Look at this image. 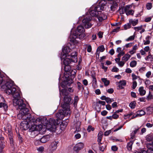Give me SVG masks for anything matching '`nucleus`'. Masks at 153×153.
<instances>
[{"label":"nucleus","instance_id":"nucleus-1","mask_svg":"<svg viewBox=\"0 0 153 153\" xmlns=\"http://www.w3.org/2000/svg\"><path fill=\"white\" fill-rule=\"evenodd\" d=\"M77 53L76 52H72L70 56L65 57L63 58L62 56H60V59L62 60H63V64L64 65V70L65 71L64 80L73 81L75 76L76 70H71V67L69 64L72 62H76L77 61Z\"/></svg>","mask_w":153,"mask_h":153},{"label":"nucleus","instance_id":"nucleus-2","mask_svg":"<svg viewBox=\"0 0 153 153\" xmlns=\"http://www.w3.org/2000/svg\"><path fill=\"white\" fill-rule=\"evenodd\" d=\"M26 119H27V120L30 123H33V124H34V123H37V122H40L44 126H46L48 130L52 131H56V125L58 124V122H56L55 120L53 118H49L48 121L46 118L42 119L41 118L38 117L35 119L30 114V115H28Z\"/></svg>","mask_w":153,"mask_h":153},{"label":"nucleus","instance_id":"nucleus-3","mask_svg":"<svg viewBox=\"0 0 153 153\" xmlns=\"http://www.w3.org/2000/svg\"><path fill=\"white\" fill-rule=\"evenodd\" d=\"M73 81L64 80L59 85V94H61L64 96L63 100L65 102L72 103L73 101L71 100V94L67 91L68 86H69L72 83Z\"/></svg>","mask_w":153,"mask_h":153},{"label":"nucleus","instance_id":"nucleus-4","mask_svg":"<svg viewBox=\"0 0 153 153\" xmlns=\"http://www.w3.org/2000/svg\"><path fill=\"white\" fill-rule=\"evenodd\" d=\"M3 83H3L4 84L1 85V88L2 89H6V92L7 93H8L9 94H12L13 97L14 98V100L20 99V92L19 91H17L16 88L14 87V82L13 81H8L5 83V80L3 79Z\"/></svg>","mask_w":153,"mask_h":153},{"label":"nucleus","instance_id":"nucleus-5","mask_svg":"<svg viewBox=\"0 0 153 153\" xmlns=\"http://www.w3.org/2000/svg\"><path fill=\"white\" fill-rule=\"evenodd\" d=\"M13 104H16L18 105V108L20 109L19 113L17 116L18 119H25L29 114L30 115L29 110L26 107V105L24 103V101L22 99L14 100Z\"/></svg>","mask_w":153,"mask_h":153},{"label":"nucleus","instance_id":"nucleus-6","mask_svg":"<svg viewBox=\"0 0 153 153\" xmlns=\"http://www.w3.org/2000/svg\"><path fill=\"white\" fill-rule=\"evenodd\" d=\"M105 3L99 2L96 6H92L90 9V15L92 16L97 17L99 14V13H101V10H103L104 7L102 4H104Z\"/></svg>","mask_w":153,"mask_h":153},{"label":"nucleus","instance_id":"nucleus-7","mask_svg":"<svg viewBox=\"0 0 153 153\" xmlns=\"http://www.w3.org/2000/svg\"><path fill=\"white\" fill-rule=\"evenodd\" d=\"M85 35L83 33H73L72 35L70 36V41L74 43L76 42V39L79 38L80 39H82L85 36Z\"/></svg>","mask_w":153,"mask_h":153},{"label":"nucleus","instance_id":"nucleus-8","mask_svg":"<svg viewBox=\"0 0 153 153\" xmlns=\"http://www.w3.org/2000/svg\"><path fill=\"white\" fill-rule=\"evenodd\" d=\"M66 113V112L63 111V110H59V112L56 114V117L57 119L55 120L56 122H58V124L56 125V126L59 123V120H62L64 118Z\"/></svg>","mask_w":153,"mask_h":153},{"label":"nucleus","instance_id":"nucleus-9","mask_svg":"<svg viewBox=\"0 0 153 153\" xmlns=\"http://www.w3.org/2000/svg\"><path fill=\"white\" fill-rule=\"evenodd\" d=\"M100 2H102L103 3H104L105 2V4H102L104 7L105 6L107 3L109 4L110 5L111 10V11L115 10V0H101Z\"/></svg>","mask_w":153,"mask_h":153},{"label":"nucleus","instance_id":"nucleus-10","mask_svg":"<svg viewBox=\"0 0 153 153\" xmlns=\"http://www.w3.org/2000/svg\"><path fill=\"white\" fill-rule=\"evenodd\" d=\"M21 119H22L23 121H22L20 124V128L22 130H26L29 128L30 126L29 123H30L27 120V119H21Z\"/></svg>","mask_w":153,"mask_h":153},{"label":"nucleus","instance_id":"nucleus-11","mask_svg":"<svg viewBox=\"0 0 153 153\" xmlns=\"http://www.w3.org/2000/svg\"><path fill=\"white\" fill-rule=\"evenodd\" d=\"M71 49L69 47L67 46L64 47L62 48L61 56H62V57L63 58L64 56L65 57L70 56V55L69 54V53L71 52Z\"/></svg>","mask_w":153,"mask_h":153},{"label":"nucleus","instance_id":"nucleus-12","mask_svg":"<svg viewBox=\"0 0 153 153\" xmlns=\"http://www.w3.org/2000/svg\"><path fill=\"white\" fill-rule=\"evenodd\" d=\"M58 143V141H54L50 144L49 147V151L51 152H53L56 150L57 147V144Z\"/></svg>","mask_w":153,"mask_h":153},{"label":"nucleus","instance_id":"nucleus-13","mask_svg":"<svg viewBox=\"0 0 153 153\" xmlns=\"http://www.w3.org/2000/svg\"><path fill=\"white\" fill-rule=\"evenodd\" d=\"M130 6L127 5L126 7H124L123 9V10H124L125 13H126L127 15L128 16L129 15H133L134 11L133 10H129V9L130 8Z\"/></svg>","mask_w":153,"mask_h":153},{"label":"nucleus","instance_id":"nucleus-14","mask_svg":"<svg viewBox=\"0 0 153 153\" xmlns=\"http://www.w3.org/2000/svg\"><path fill=\"white\" fill-rule=\"evenodd\" d=\"M84 146V144L81 143H79L76 144L74 147V151L77 153L79 151L82 149Z\"/></svg>","mask_w":153,"mask_h":153},{"label":"nucleus","instance_id":"nucleus-15","mask_svg":"<svg viewBox=\"0 0 153 153\" xmlns=\"http://www.w3.org/2000/svg\"><path fill=\"white\" fill-rule=\"evenodd\" d=\"M117 85H118L117 89H120L124 88V86L126 85V81L125 80H122L120 81L119 82H117Z\"/></svg>","mask_w":153,"mask_h":153},{"label":"nucleus","instance_id":"nucleus-16","mask_svg":"<svg viewBox=\"0 0 153 153\" xmlns=\"http://www.w3.org/2000/svg\"><path fill=\"white\" fill-rule=\"evenodd\" d=\"M97 18L100 22H102V21L105 20L107 19V17L106 14L101 12L99 13Z\"/></svg>","mask_w":153,"mask_h":153},{"label":"nucleus","instance_id":"nucleus-17","mask_svg":"<svg viewBox=\"0 0 153 153\" xmlns=\"http://www.w3.org/2000/svg\"><path fill=\"white\" fill-rule=\"evenodd\" d=\"M4 140V137L0 134V149L1 150H3L5 146Z\"/></svg>","mask_w":153,"mask_h":153},{"label":"nucleus","instance_id":"nucleus-18","mask_svg":"<svg viewBox=\"0 0 153 153\" xmlns=\"http://www.w3.org/2000/svg\"><path fill=\"white\" fill-rule=\"evenodd\" d=\"M4 98L2 97V102H0V108H3L4 110L6 111L8 110V106L7 104L5 103Z\"/></svg>","mask_w":153,"mask_h":153},{"label":"nucleus","instance_id":"nucleus-19","mask_svg":"<svg viewBox=\"0 0 153 153\" xmlns=\"http://www.w3.org/2000/svg\"><path fill=\"white\" fill-rule=\"evenodd\" d=\"M69 103L65 102L62 104V106L63 109V110L66 112V111L69 110L70 109L69 105L71 104Z\"/></svg>","mask_w":153,"mask_h":153},{"label":"nucleus","instance_id":"nucleus-20","mask_svg":"<svg viewBox=\"0 0 153 153\" xmlns=\"http://www.w3.org/2000/svg\"><path fill=\"white\" fill-rule=\"evenodd\" d=\"M146 147L148 149L146 151L147 153H153V145L152 143H149L147 144Z\"/></svg>","mask_w":153,"mask_h":153},{"label":"nucleus","instance_id":"nucleus-21","mask_svg":"<svg viewBox=\"0 0 153 153\" xmlns=\"http://www.w3.org/2000/svg\"><path fill=\"white\" fill-rule=\"evenodd\" d=\"M49 140V136L48 135L43 136L40 139L39 142L41 143H45L48 141Z\"/></svg>","mask_w":153,"mask_h":153},{"label":"nucleus","instance_id":"nucleus-22","mask_svg":"<svg viewBox=\"0 0 153 153\" xmlns=\"http://www.w3.org/2000/svg\"><path fill=\"white\" fill-rule=\"evenodd\" d=\"M68 122L69 120L67 119L62 122L60 125V127L62 130L65 129L66 127Z\"/></svg>","mask_w":153,"mask_h":153},{"label":"nucleus","instance_id":"nucleus-23","mask_svg":"<svg viewBox=\"0 0 153 153\" xmlns=\"http://www.w3.org/2000/svg\"><path fill=\"white\" fill-rule=\"evenodd\" d=\"M85 29L82 26H79L77 27V29L74 33H83L85 31Z\"/></svg>","mask_w":153,"mask_h":153},{"label":"nucleus","instance_id":"nucleus-24","mask_svg":"<svg viewBox=\"0 0 153 153\" xmlns=\"http://www.w3.org/2000/svg\"><path fill=\"white\" fill-rule=\"evenodd\" d=\"M140 94L141 96H143L145 95L146 93V91L144 89L143 87H140L139 89Z\"/></svg>","mask_w":153,"mask_h":153},{"label":"nucleus","instance_id":"nucleus-25","mask_svg":"<svg viewBox=\"0 0 153 153\" xmlns=\"http://www.w3.org/2000/svg\"><path fill=\"white\" fill-rule=\"evenodd\" d=\"M125 54L124 52L123 51L119 53L117 55V58H115V61L118 62L120 60V57L121 56H123Z\"/></svg>","mask_w":153,"mask_h":153},{"label":"nucleus","instance_id":"nucleus-26","mask_svg":"<svg viewBox=\"0 0 153 153\" xmlns=\"http://www.w3.org/2000/svg\"><path fill=\"white\" fill-rule=\"evenodd\" d=\"M34 125L32 126L29 129V131L30 132H33L35 131H37V126H36V124H33Z\"/></svg>","mask_w":153,"mask_h":153},{"label":"nucleus","instance_id":"nucleus-27","mask_svg":"<svg viewBox=\"0 0 153 153\" xmlns=\"http://www.w3.org/2000/svg\"><path fill=\"white\" fill-rule=\"evenodd\" d=\"M131 57V55L128 54H126L124 56L122 59V60L126 62Z\"/></svg>","mask_w":153,"mask_h":153},{"label":"nucleus","instance_id":"nucleus-28","mask_svg":"<svg viewBox=\"0 0 153 153\" xmlns=\"http://www.w3.org/2000/svg\"><path fill=\"white\" fill-rule=\"evenodd\" d=\"M102 81L104 83V85L105 86L108 85L110 83V81L108 80L106 78H102L101 79Z\"/></svg>","mask_w":153,"mask_h":153},{"label":"nucleus","instance_id":"nucleus-29","mask_svg":"<svg viewBox=\"0 0 153 153\" xmlns=\"http://www.w3.org/2000/svg\"><path fill=\"white\" fill-rule=\"evenodd\" d=\"M133 141H131L127 143V148L129 151H131L132 149V144L133 143Z\"/></svg>","mask_w":153,"mask_h":153},{"label":"nucleus","instance_id":"nucleus-30","mask_svg":"<svg viewBox=\"0 0 153 153\" xmlns=\"http://www.w3.org/2000/svg\"><path fill=\"white\" fill-rule=\"evenodd\" d=\"M146 140L147 141H150L153 140V134H151L146 136Z\"/></svg>","mask_w":153,"mask_h":153},{"label":"nucleus","instance_id":"nucleus-31","mask_svg":"<svg viewBox=\"0 0 153 153\" xmlns=\"http://www.w3.org/2000/svg\"><path fill=\"white\" fill-rule=\"evenodd\" d=\"M146 109L148 114H150L153 111V105H152L147 107Z\"/></svg>","mask_w":153,"mask_h":153},{"label":"nucleus","instance_id":"nucleus-32","mask_svg":"<svg viewBox=\"0 0 153 153\" xmlns=\"http://www.w3.org/2000/svg\"><path fill=\"white\" fill-rule=\"evenodd\" d=\"M102 132H100L98 134V139L97 142H101L102 138Z\"/></svg>","mask_w":153,"mask_h":153},{"label":"nucleus","instance_id":"nucleus-33","mask_svg":"<svg viewBox=\"0 0 153 153\" xmlns=\"http://www.w3.org/2000/svg\"><path fill=\"white\" fill-rule=\"evenodd\" d=\"M91 20V18L90 17L88 18L86 17L85 18L82 20V21L83 23V25H84V24H85L88 23Z\"/></svg>","mask_w":153,"mask_h":153},{"label":"nucleus","instance_id":"nucleus-34","mask_svg":"<svg viewBox=\"0 0 153 153\" xmlns=\"http://www.w3.org/2000/svg\"><path fill=\"white\" fill-rule=\"evenodd\" d=\"M137 115H138L140 117H141L143 115H144L146 114L145 112L142 110L138 111L137 112Z\"/></svg>","mask_w":153,"mask_h":153},{"label":"nucleus","instance_id":"nucleus-35","mask_svg":"<svg viewBox=\"0 0 153 153\" xmlns=\"http://www.w3.org/2000/svg\"><path fill=\"white\" fill-rule=\"evenodd\" d=\"M129 22L130 24H131L133 26H134L137 25L138 23V20L137 19L135 20H129Z\"/></svg>","mask_w":153,"mask_h":153},{"label":"nucleus","instance_id":"nucleus-36","mask_svg":"<svg viewBox=\"0 0 153 153\" xmlns=\"http://www.w3.org/2000/svg\"><path fill=\"white\" fill-rule=\"evenodd\" d=\"M43 126H44L42 124H39L38 125L36 124V126H37V131H40L41 130L42 127Z\"/></svg>","mask_w":153,"mask_h":153},{"label":"nucleus","instance_id":"nucleus-37","mask_svg":"<svg viewBox=\"0 0 153 153\" xmlns=\"http://www.w3.org/2000/svg\"><path fill=\"white\" fill-rule=\"evenodd\" d=\"M97 49H98L99 52H102L104 51L105 48L103 45H102L99 46Z\"/></svg>","mask_w":153,"mask_h":153},{"label":"nucleus","instance_id":"nucleus-38","mask_svg":"<svg viewBox=\"0 0 153 153\" xmlns=\"http://www.w3.org/2000/svg\"><path fill=\"white\" fill-rule=\"evenodd\" d=\"M123 26H124V29L125 30H127V29L131 28V24L129 22V23H128L127 24H125Z\"/></svg>","mask_w":153,"mask_h":153},{"label":"nucleus","instance_id":"nucleus-39","mask_svg":"<svg viewBox=\"0 0 153 153\" xmlns=\"http://www.w3.org/2000/svg\"><path fill=\"white\" fill-rule=\"evenodd\" d=\"M106 145L104 144V146H99V149L102 152L104 151L105 148H106Z\"/></svg>","mask_w":153,"mask_h":153},{"label":"nucleus","instance_id":"nucleus-40","mask_svg":"<svg viewBox=\"0 0 153 153\" xmlns=\"http://www.w3.org/2000/svg\"><path fill=\"white\" fill-rule=\"evenodd\" d=\"M136 102L135 101L131 102L129 104V106L132 109H134L135 106Z\"/></svg>","mask_w":153,"mask_h":153},{"label":"nucleus","instance_id":"nucleus-41","mask_svg":"<svg viewBox=\"0 0 153 153\" xmlns=\"http://www.w3.org/2000/svg\"><path fill=\"white\" fill-rule=\"evenodd\" d=\"M146 58V59L147 61H153V57H152V56L151 55H148Z\"/></svg>","mask_w":153,"mask_h":153},{"label":"nucleus","instance_id":"nucleus-42","mask_svg":"<svg viewBox=\"0 0 153 153\" xmlns=\"http://www.w3.org/2000/svg\"><path fill=\"white\" fill-rule=\"evenodd\" d=\"M137 62L136 61L134 60L131 61L130 63V66L132 67H135L137 65Z\"/></svg>","mask_w":153,"mask_h":153},{"label":"nucleus","instance_id":"nucleus-43","mask_svg":"<svg viewBox=\"0 0 153 153\" xmlns=\"http://www.w3.org/2000/svg\"><path fill=\"white\" fill-rule=\"evenodd\" d=\"M94 130V128L93 127L91 126H89L87 128V131L88 132H90L91 131H93Z\"/></svg>","mask_w":153,"mask_h":153},{"label":"nucleus","instance_id":"nucleus-44","mask_svg":"<svg viewBox=\"0 0 153 153\" xmlns=\"http://www.w3.org/2000/svg\"><path fill=\"white\" fill-rule=\"evenodd\" d=\"M116 62L118 63V64L119 66L121 67H122L124 65L125 63L123 61H120L118 62Z\"/></svg>","mask_w":153,"mask_h":153},{"label":"nucleus","instance_id":"nucleus-45","mask_svg":"<svg viewBox=\"0 0 153 153\" xmlns=\"http://www.w3.org/2000/svg\"><path fill=\"white\" fill-rule=\"evenodd\" d=\"M84 26L85 28L87 29L91 27V24L89 22L87 24H84Z\"/></svg>","mask_w":153,"mask_h":153},{"label":"nucleus","instance_id":"nucleus-46","mask_svg":"<svg viewBox=\"0 0 153 153\" xmlns=\"http://www.w3.org/2000/svg\"><path fill=\"white\" fill-rule=\"evenodd\" d=\"M18 137L19 143H22L23 142V138L19 134H18Z\"/></svg>","mask_w":153,"mask_h":153},{"label":"nucleus","instance_id":"nucleus-47","mask_svg":"<svg viewBox=\"0 0 153 153\" xmlns=\"http://www.w3.org/2000/svg\"><path fill=\"white\" fill-rule=\"evenodd\" d=\"M77 84V88L78 90H80L82 88V87L83 86V85L79 82H78Z\"/></svg>","mask_w":153,"mask_h":153},{"label":"nucleus","instance_id":"nucleus-48","mask_svg":"<svg viewBox=\"0 0 153 153\" xmlns=\"http://www.w3.org/2000/svg\"><path fill=\"white\" fill-rule=\"evenodd\" d=\"M10 140V146H13L14 145V140L13 138L9 139Z\"/></svg>","mask_w":153,"mask_h":153},{"label":"nucleus","instance_id":"nucleus-49","mask_svg":"<svg viewBox=\"0 0 153 153\" xmlns=\"http://www.w3.org/2000/svg\"><path fill=\"white\" fill-rule=\"evenodd\" d=\"M142 26L141 25L139 27H134L133 28L136 31H138L139 30H141V29H142Z\"/></svg>","mask_w":153,"mask_h":153},{"label":"nucleus","instance_id":"nucleus-50","mask_svg":"<svg viewBox=\"0 0 153 153\" xmlns=\"http://www.w3.org/2000/svg\"><path fill=\"white\" fill-rule=\"evenodd\" d=\"M135 36H134L133 35L130 36L128 38L126 39V41H131L133 40L134 39Z\"/></svg>","mask_w":153,"mask_h":153},{"label":"nucleus","instance_id":"nucleus-51","mask_svg":"<svg viewBox=\"0 0 153 153\" xmlns=\"http://www.w3.org/2000/svg\"><path fill=\"white\" fill-rule=\"evenodd\" d=\"M152 7V4L151 3H148L146 4V7L148 10H150Z\"/></svg>","mask_w":153,"mask_h":153},{"label":"nucleus","instance_id":"nucleus-52","mask_svg":"<svg viewBox=\"0 0 153 153\" xmlns=\"http://www.w3.org/2000/svg\"><path fill=\"white\" fill-rule=\"evenodd\" d=\"M12 130V126H11L8 125L7 126V131L8 133H10L11 132Z\"/></svg>","mask_w":153,"mask_h":153},{"label":"nucleus","instance_id":"nucleus-53","mask_svg":"<svg viewBox=\"0 0 153 153\" xmlns=\"http://www.w3.org/2000/svg\"><path fill=\"white\" fill-rule=\"evenodd\" d=\"M152 95L150 93V92H149V95L147 96L146 99L148 100H149L152 99Z\"/></svg>","mask_w":153,"mask_h":153},{"label":"nucleus","instance_id":"nucleus-54","mask_svg":"<svg viewBox=\"0 0 153 153\" xmlns=\"http://www.w3.org/2000/svg\"><path fill=\"white\" fill-rule=\"evenodd\" d=\"M123 127V125H121L119 126L118 127V126L116 125L115 126V131H118V130L120 129L121 128Z\"/></svg>","mask_w":153,"mask_h":153},{"label":"nucleus","instance_id":"nucleus-55","mask_svg":"<svg viewBox=\"0 0 153 153\" xmlns=\"http://www.w3.org/2000/svg\"><path fill=\"white\" fill-rule=\"evenodd\" d=\"M105 101L108 104H110L111 102V98L109 97H107Z\"/></svg>","mask_w":153,"mask_h":153},{"label":"nucleus","instance_id":"nucleus-56","mask_svg":"<svg viewBox=\"0 0 153 153\" xmlns=\"http://www.w3.org/2000/svg\"><path fill=\"white\" fill-rule=\"evenodd\" d=\"M133 114L134 113L133 112H131L126 115H124V116L126 117V119L129 118L131 116L133 115Z\"/></svg>","mask_w":153,"mask_h":153},{"label":"nucleus","instance_id":"nucleus-57","mask_svg":"<svg viewBox=\"0 0 153 153\" xmlns=\"http://www.w3.org/2000/svg\"><path fill=\"white\" fill-rule=\"evenodd\" d=\"M112 118H113L114 119H115V112L114 113L112 116H110L106 117L107 119L110 120H111Z\"/></svg>","mask_w":153,"mask_h":153},{"label":"nucleus","instance_id":"nucleus-58","mask_svg":"<svg viewBox=\"0 0 153 153\" xmlns=\"http://www.w3.org/2000/svg\"><path fill=\"white\" fill-rule=\"evenodd\" d=\"M131 76L132 78V80L133 81H134L137 78L138 76L134 74H132Z\"/></svg>","mask_w":153,"mask_h":153},{"label":"nucleus","instance_id":"nucleus-59","mask_svg":"<svg viewBox=\"0 0 153 153\" xmlns=\"http://www.w3.org/2000/svg\"><path fill=\"white\" fill-rule=\"evenodd\" d=\"M137 86V82L136 81H134L133 82L132 88L134 89Z\"/></svg>","mask_w":153,"mask_h":153},{"label":"nucleus","instance_id":"nucleus-60","mask_svg":"<svg viewBox=\"0 0 153 153\" xmlns=\"http://www.w3.org/2000/svg\"><path fill=\"white\" fill-rule=\"evenodd\" d=\"M107 92L110 94L113 93L114 92V90L113 88H111L108 89L107 91Z\"/></svg>","mask_w":153,"mask_h":153},{"label":"nucleus","instance_id":"nucleus-61","mask_svg":"<svg viewBox=\"0 0 153 153\" xmlns=\"http://www.w3.org/2000/svg\"><path fill=\"white\" fill-rule=\"evenodd\" d=\"M103 33L100 31L97 34V35L99 38H102L103 37Z\"/></svg>","mask_w":153,"mask_h":153},{"label":"nucleus","instance_id":"nucleus-62","mask_svg":"<svg viewBox=\"0 0 153 153\" xmlns=\"http://www.w3.org/2000/svg\"><path fill=\"white\" fill-rule=\"evenodd\" d=\"M108 113V112L105 111L104 110L101 112V114L103 116H105Z\"/></svg>","mask_w":153,"mask_h":153},{"label":"nucleus","instance_id":"nucleus-63","mask_svg":"<svg viewBox=\"0 0 153 153\" xmlns=\"http://www.w3.org/2000/svg\"><path fill=\"white\" fill-rule=\"evenodd\" d=\"M146 69V67H142L141 68H140L139 70V71L140 72L142 73L143 71H145Z\"/></svg>","mask_w":153,"mask_h":153},{"label":"nucleus","instance_id":"nucleus-64","mask_svg":"<svg viewBox=\"0 0 153 153\" xmlns=\"http://www.w3.org/2000/svg\"><path fill=\"white\" fill-rule=\"evenodd\" d=\"M146 126L149 128L152 127L153 126V124H150L149 123H147L146 124Z\"/></svg>","mask_w":153,"mask_h":153}]
</instances>
